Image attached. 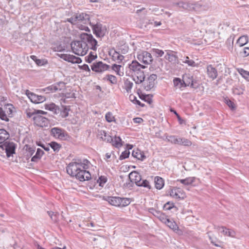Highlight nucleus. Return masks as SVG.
Listing matches in <instances>:
<instances>
[{
  "instance_id": "f8f14e48",
  "label": "nucleus",
  "mask_w": 249,
  "mask_h": 249,
  "mask_svg": "<svg viewBox=\"0 0 249 249\" xmlns=\"http://www.w3.org/2000/svg\"><path fill=\"white\" fill-rule=\"evenodd\" d=\"M26 95L30 99L31 101L35 104L41 103L46 100L45 97L42 95H37L29 90L26 91Z\"/></svg>"
},
{
  "instance_id": "f03ea898",
  "label": "nucleus",
  "mask_w": 249,
  "mask_h": 249,
  "mask_svg": "<svg viewBox=\"0 0 249 249\" xmlns=\"http://www.w3.org/2000/svg\"><path fill=\"white\" fill-rule=\"evenodd\" d=\"M90 164L87 160H83V162H71L66 168L67 172L81 181L89 180L91 178V175L86 169L89 168Z\"/></svg>"
},
{
  "instance_id": "c9c22d12",
  "label": "nucleus",
  "mask_w": 249,
  "mask_h": 249,
  "mask_svg": "<svg viewBox=\"0 0 249 249\" xmlns=\"http://www.w3.org/2000/svg\"><path fill=\"white\" fill-rule=\"evenodd\" d=\"M62 109L60 111V115L62 117L66 118L69 115V107L62 106Z\"/></svg>"
},
{
  "instance_id": "2eb2a0df",
  "label": "nucleus",
  "mask_w": 249,
  "mask_h": 249,
  "mask_svg": "<svg viewBox=\"0 0 249 249\" xmlns=\"http://www.w3.org/2000/svg\"><path fill=\"white\" fill-rule=\"evenodd\" d=\"M173 5L183 10L188 11L193 10L194 9V4L189 2L179 1L178 2H174Z\"/></svg>"
},
{
  "instance_id": "f704fd0d",
  "label": "nucleus",
  "mask_w": 249,
  "mask_h": 249,
  "mask_svg": "<svg viewBox=\"0 0 249 249\" xmlns=\"http://www.w3.org/2000/svg\"><path fill=\"white\" fill-rule=\"evenodd\" d=\"M155 212L159 214V215H157V217L159 218V219L163 223L166 224L168 220H169V218H167V217L163 213H160V212H158L157 211H155Z\"/></svg>"
},
{
  "instance_id": "6e6552de",
  "label": "nucleus",
  "mask_w": 249,
  "mask_h": 249,
  "mask_svg": "<svg viewBox=\"0 0 249 249\" xmlns=\"http://www.w3.org/2000/svg\"><path fill=\"white\" fill-rule=\"evenodd\" d=\"M45 114H42L41 113H37L33 117L34 123L37 126L40 127L46 126L47 125L48 123V119L42 116Z\"/></svg>"
},
{
  "instance_id": "79ce46f5",
  "label": "nucleus",
  "mask_w": 249,
  "mask_h": 249,
  "mask_svg": "<svg viewBox=\"0 0 249 249\" xmlns=\"http://www.w3.org/2000/svg\"><path fill=\"white\" fill-rule=\"evenodd\" d=\"M105 118L106 121L109 123L115 121V118L110 112H108L106 113Z\"/></svg>"
},
{
  "instance_id": "39448f33",
  "label": "nucleus",
  "mask_w": 249,
  "mask_h": 249,
  "mask_svg": "<svg viewBox=\"0 0 249 249\" xmlns=\"http://www.w3.org/2000/svg\"><path fill=\"white\" fill-rule=\"evenodd\" d=\"M92 27L93 33L98 37H103L107 33V29L106 26L100 23H97L95 24L90 23Z\"/></svg>"
},
{
  "instance_id": "bb28decb",
  "label": "nucleus",
  "mask_w": 249,
  "mask_h": 249,
  "mask_svg": "<svg viewBox=\"0 0 249 249\" xmlns=\"http://www.w3.org/2000/svg\"><path fill=\"white\" fill-rule=\"evenodd\" d=\"M111 142H112V145L116 148L121 147L123 142L121 138L117 136H115L113 139L112 138V141H111Z\"/></svg>"
},
{
  "instance_id": "37998d69",
  "label": "nucleus",
  "mask_w": 249,
  "mask_h": 249,
  "mask_svg": "<svg viewBox=\"0 0 249 249\" xmlns=\"http://www.w3.org/2000/svg\"><path fill=\"white\" fill-rule=\"evenodd\" d=\"M97 57L96 54L90 52V53L85 57L86 61L88 63H91L93 60Z\"/></svg>"
},
{
  "instance_id": "ea45409f",
  "label": "nucleus",
  "mask_w": 249,
  "mask_h": 249,
  "mask_svg": "<svg viewBox=\"0 0 249 249\" xmlns=\"http://www.w3.org/2000/svg\"><path fill=\"white\" fill-rule=\"evenodd\" d=\"M124 85L126 91L127 92H130L133 85V83L128 80H126L124 82Z\"/></svg>"
},
{
  "instance_id": "4468645a",
  "label": "nucleus",
  "mask_w": 249,
  "mask_h": 249,
  "mask_svg": "<svg viewBox=\"0 0 249 249\" xmlns=\"http://www.w3.org/2000/svg\"><path fill=\"white\" fill-rule=\"evenodd\" d=\"M157 78V75L155 74H151L144 82V88L146 90H149L152 89L155 84V80Z\"/></svg>"
},
{
  "instance_id": "423d86ee",
  "label": "nucleus",
  "mask_w": 249,
  "mask_h": 249,
  "mask_svg": "<svg viewBox=\"0 0 249 249\" xmlns=\"http://www.w3.org/2000/svg\"><path fill=\"white\" fill-rule=\"evenodd\" d=\"M68 21L72 24L76 22L87 23L89 21V16L85 13L77 14L68 19Z\"/></svg>"
},
{
  "instance_id": "603ef678",
  "label": "nucleus",
  "mask_w": 249,
  "mask_h": 249,
  "mask_svg": "<svg viewBox=\"0 0 249 249\" xmlns=\"http://www.w3.org/2000/svg\"><path fill=\"white\" fill-rule=\"evenodd\" d=\"M138 186H142L150 189V186L149 184V182L146 179L141 181L140 184Z\"/></svg>"
},
{
  "instance_id": "4d7b16f0",
  "label": "nucleus",
  "mask_w": 249,
  "mask_h": 249,
  "mask_svg": "<svg viewBox=\"0 0 249 249\" xmlns=\"http://www.w3.org/2000/svg\"><path fill=\"white\" fill-rule=\"evenodd\" d=\"M239 73L241 74V75L243 77H244L246 79H247L248 78L249 76V72L247 71H245L244 70V69H241L240 71H239Z\"/></svg>"
},
{
  "instance_id": "09e8293b",
  "label": "nucleus",
  "mask_w": 249,
  "mask_h": 249,
  "mask_svg": "<svg viewBox=\"0 0 249 249\" xmlns=\"http://www.w3.org/2000/svg\"><path fill=\"white\" fill-rule=\"evenodd\" d=\"M54 86H56V88H57V89H56V91L57 90H61V89L65 88V84L63 82H59L54 84Z\"/></svg>"
},
{
  "instance_id": "f3484780",
  "label": "nucleus",
  "mask_w": 249,
  "mask_h": 249,
  "mask_svg": "<svg viewBox=\"0 0 249 249\" xmlns=\"http://www.w3.org/2000/svg\"><path fill=\"white\" fill-rule=\"evenodd\" d=\"M97 136L98 138L107 142H111V141H112V138L105 130H98Z\"/></svg>"
},
{
  "instance_id": "e2e57ef3",
  "label": "nucleus",
  "mask_w": 249,
  "mask_h": 249,
  "mask_svg": "<svg viewBox=\"0 0 249 249\" xmlns=\"http://www.w3.org/2000/svg\"><path fill=\"white\" fill-rule=\"evenodd\" d=\"M154 52H155L157 57L161 56L164 54L163 51L159 49H155Z\"/></svg>"
},
{
  "instance_id": "ddd939ff",
  "label": "nucleus",
  "mask_w": 249,
  "mask_h": 249,
  "mask_svg": "<svg viewBox=\"0 0 249 249\" xmlns=\"http://www.w3.org/2000/svg\"><path fill=\"white\" fill-rule=\"evenodd\" d=\"M59 57L63 60L72 63H80L82 60L78 57H76L73 55L69 54H58Z\"/></svg>"
},
{
  "instance_id": "a211bd4d",
  "label": "nucleus",
  "mask_w": 249,
  "mask_h": 249,
  "mask_svg": "<svg viewBox=\"0 0 249 249\" xmlns=\"http://www.w3.org/2000/svg\"><path fill=\"white\" fill-rule=\"evenodd\" d=\"M207 72L208 76L212 79V80L215 79L217 76V70L214 68L212 65H209L207 67Z\"/></svg>"
},
{
  "instance_id": "4be33fe9",
  "label": "nucleus",
  "mask_w": 249,
  "mask_h": 249,
  "mask_svg": "<svg viewBox=\"0 0 249 249\" xmlns=\"http://www.w3.org/2000/svg\"><path fill=\"white\" fill-rule=\"evenodd\" d=\"M45 108L46 109L53 112L55 114H57L59 112V108L54 103L45 105Z\"/></svg>"
},
{
  "instance_id": "393cba45",
  "label": "nucleus",
  "mask_w": 249,
  "mask_h": 249,
  "mask_svg": "<svg viewBox=\"0 0 249 249\" xmlns=\"http://www.w3.org/2000/svg\"><path fill=\"white\" fill-rule=\"evenodd\" d=\"M44 153V151L42 150L40 148H38L35 155L32 158L31 161L33 162H37L41 159Z\"/></svg>"
},
{
  "instance_id": "774afa93",
  "label": "nucleus",
  "mask_w": 249,
  "mask_h": 249,
  "mask_svg": "<svg viewBox=\"0 0 249 249\" xmlns=\"http://www.w3.org/2000/svg\"><path fill=\"white\" fill-rule=\"evenodd\" d=\"M115 54L117 55V57L116 59V60L120 61H122L124 59V56L123 55L120 54L119 53L115 52Z\"/></svg>"
},
{
  "instance_id": "dca6fc26",
  "label": "nucleus",
  "mask_w": 249,
  "mask_h": 249,
  "mask_svg": "<svg viewBox=\"0 0 249 249\" xmlns=\"http://www.w3.org/2000/svg\"><path fill=\"white\" fill-rule=\"evenodd\" d=\"M129 179L138 186L140 184L142 177L140 174L136 171L132 172L129 174Z\"/></svg>"
},
{
  "instance_id": "6e6d98bb",
  "label": "nucleus",
  "mask_w": 249,
  "mask_h": 249,
  "mask_svg": "<svg viewBox=\"0 0 249 249\" xmlns=\"http://www.w3.org/2000/svg\"><path fill=\"white\" fill-rule=\"evenodd\" d=\"M49 215L50 216L51 219L53 221H56L57 219V214L54 213L53 212H47Z\"/></svg>"
},
{
  "instance_id": "9d476101",
  "label": "nucleus",
  "mask_w": 249,
  "mask_h": 249,
  "mask_svg": "<svg viewBox=\"0 0 249 249\" xmlns=\"http://www.w3.org/2000/svg\"><path fill=\"white\" fill-rule=\"evenodd\" d=\"M91 70L98 73H102L107 71L109 68V66L104 63L102 61L94 62L91 66Z\"/></svg>"
},
{
  "instance_id": "9b49d317",
  "label": "nucleus",
  "mask_w": 249,
  "mask_h": 249,
  "mask_svg": "<svg viewBox=\"0 0 249 249\" xmlns=\"http://www.w3.org/2000/svg\"><path fill=\"white\" fill-rule=\"evenodd\" d=\"M138 59L144 64H149L153 61L152 56L149 53L143 51L138 54Z\"/></svg>"
},
{
  "instance_id": "2f4dec72",
  "label": "nucleus",
  "mask_w": 249,
  "mask_h": 249,
  "mask_svg": "<svg viewBox=\"0 0 249 249\" xmlns=\"http://www.w3.org/2000/svg\"><path fill=\"white\" fill-rule=\"evenodd\" d=\"M122 68L120 65L113 64L112 66V70L116 72V74L119 76H123L124 75V72L121 71V69Z\"/></svg>"
},
{
  "instance_id": "1a4fd4ad",
  "label": "nucleus",
  "mask_w": 249,
  "mask_h": 249,
  "mask_svg": "<svg viewBox=\"0 0 249 249\" xmlns=\"http://www.w3.org/2000/svg\"><path fill=\"white\" fill-rule=\"evenodd\" d=\"M51 133L54 137L61 140H65L68 137L67 133L64 130L58 127L52 128Z\"/></svg>"
},
{
  "instance_id": "a878e982",
  "label": "nucleus",
  "mask_w": 249,
  "mask_h": 249,
  "mask_svg": "<svg viewBox=\"0 0 249 249\" xmlns=\"http://www.w3.org/2000/svg\"><path fill=\"white\" fill-rule=\"evenodd\" d=\"M195 177H188L185 179H178V182H180L185 185H189L193 183L195 180Z\"/></svg>"
},
{
  "instance_id": "58836bf2",
  "label": "nucleus",
  "mask_w": 249,
  "mask_h": 249,
  "mask_svg": "<svg viewBox=\"0 0 249 249\" xmlns=\"http://www.w3.org/2000/svg\"><path fill=\"white\" fill-rule=\"evenodd\" d=\"M182 62L187 64L188 66L191 67H195L196 63L193 60H190L189 57L188 56H186L184 58V60H182Z\"/></svg>"
},
{
  "instance_id": "de8ad7c7",
  "label": "nucleus",
  "mask_w": 249,
  "mask_h": 249,
  "mask_svg": "<svg viewBox=\"0 0 249 249\" xmlns=\"http://www.w3.org/2000/svg\"><path fill=\"white\" fill-rule=\"evenodd\" d=\"M107 80H108L110 83L112 84H115L117 83V78L115 76L111 74H108L107 75Z\"/></svg>"
},
{
  "instance_id": "c03bdc74",
  "label": "nucleus",
  "mask_w": 249,
  "mask_h": 249,
  "mask_svg": "<svg viewBox=\"0 0 249 249\" xmlns=\"http://www.w3.org/2000/svg\"><path fill=\"white\" fill-rule=\"evenodd\" d=\"M49 145L54 151L57 152L60 149V145L56 142H51L50 143H49Z\"/></svg>"
},
{
  "instance_id": "412c9836",
  "label": "nucleus",
  "mask_w": 249,
  "mask_h": 249,
  "mask_svg": "<svg viewBox=\"0 0 249 249\" xmlns=\"http://www.w3.org/2000/svg\"><path fill=\"white\" fill-rule=\"evenodd\" d=\"M132 155L134 158L141 160H143L146 158L143 152L138 149L132 151Z\"/></svg>"
},
{
  "instance_id": "473e14b6",
  "label": "nucleus",
  "mask_w": 249,
  "mask_h": 249,
  "mask_svg": "<svg viewBox=\"0 0 249 249\" xmlns=\"http://www.w3.org/2000/svg\"><path fill=\"white\" fill-rule=\"evenodd\" d=\"M30 57L38 66H43L47 63L46 60L37 59V57L35 55H31Z\"/></svg>"
},
{
  "instance_id": "20e7f679",
  "label": "nucleus",
  "mask_w": 249,
  "mask_h": 249,
  "mask_svg": "<svg viewBox=\"0 0 249 249\" xmlns=\"http://www.w3.org/2000/svg\"><path fill=\"white\" fill-rule=\"evenodd\" d=\"M103 199L116 207H125L131 202L130 198L118 196H105L103 197Z\"/></svg>"
},
{
  "instance_id": "f257e3e1",
  "label": "nucleus",
  "mask_w": 249,
  "mask_h": 249,
  "mask_svg": "<svg viewBox=\"0 0 249 249\" xmlns=\"http://www.w3.org/2000/svg\"><path fill=\"white\" fill-rule=\"evenodd\" d=\"M80 40H75L71 44L73 53L77 55H85L89 49L96 51L97 48V41L91 34L82 33L80 36Z\"/></svg>"
},
{
  "instance_id": "4c0bfd02",
  "label": "nucleus",
  "mask_w": 249,
  "mask_h": 249,
  "mask_svg": "<svg viewBox=\"0 0 249 249\" xmlns=\"http://www.w3.org/2000/svg\"><path fill=\"white\" fill-rule=\"evenodd\" d=\"M165 58L171 62L176 63L177 61V57L173 53H167Z\"/></svg>"
},
{
  "instance_id": "49530a36",
  "label": "nucleus",
  "mask_w": 249,
  "mask_h": 249,
  "mask_svg": "<svg viewBox=\"0 0 249 249\" xmlns=\"http://www.w3.org/2000/svg\"><path fill=\"white\" fill-rule=\"evenodd\" d=\"M0 118L2 120L5 121H8L9 119L5 113V111L3 110V109L0 107Z\"/></svg>"
},
{
  "instance_id": "864d4df0",
  "label": "nucleus",
  "mask_w": 249,
  "mask_h": 249,
  "mask_svg": "<svg viewBox=\"0 0 249 249\" xmlns=\"http://www.w3.org/2000/svg\"><path fill=\"white\" fill-rule=\"evenodd\" d=\"M225 103L227 104V105L231 109H235V107L234 106V104L233 102H232L228 98H226L225 99Z\"/></svg>"
},
{
  "instance_id": "0e129e2a",
  "label": "nucleus",
  "mask_w": 249,
  "mask_h": 249,
  "mask_svg": "<svg viewBox=\"0 0 249 249\" xmlns=\"http://www.w3.org/2000/svg\"><path fill=\"white\" fill-rule=\"evenodd\" d=\"M79 67L81 69L83 70H84V71H88L89 72H90V69L89 68V67L88 65L87 64H84L82 66H79Z\"/></svg>"
},
{
  "instance_id": "5701e85b",
  "label": "nucleus",
  "mask_w": 249,
  "mask_h": 249,
  "mask_svg": "<svg viewBox=\"0 0 249 249\" xmlns=\"http://www.w3.org/2000/svg\"><path fill=\"white\" fill-rule=\"evenodd\" d=\"M9 137V134L5 129H0V143L4 142Z\"/></svg>"
},
{
  "instance_id": "13d9d810",
  "label": "nucleus",
  "mask_w": 249,
  "mask_h": 249,
  "mask_svg": "<svg viewBox=\"0 0 249 249\" xmlns=\"http://www.w3.org/2000/svg\"><path fill=\"white\" fill-rule=\"evenodd\" d=\"M53 50L55 52H62L65 50V47L61 44H59L56 46H54L53 48Z\"/></svg>"
},
{
  "instance_id": "6ab92c4d",
  "label": "nucleus",
  "mask_w": 249,
  "mask_h": 249,
  "mask_svg": "<svg viewBox=\"0 0 249 249\" xmlns=\"http://www.w3.org/2000/svg\"><path fill=\"white\" fill-rule=\"evenodd\" d=\"M170 196L175 198H183L184 195L181 193L179 188H174L170 190Z\"/></svg>"
},
{
  "instance_id": "8fccbe9b",
  "label": "nucleus",
  "mask_w": 249,
  "mask_h": 249,
  "mask_svg": "<svg viewBox=\"0 0 249 249\" xmlns=\"http://www.w3.org/2000/svg\"><path fill=\"white\" fill-rule=\"evenodd\" d=\"M217 230H218L219 231L222 232L224 235H227L228 234V229H227L226 228L224 227H216L215 228Z\"/></svg>"
},
{
  "instance_id": "cd10ccee",
  "label": "nucleus",
  "mask_w": 249,
  "mask_h": 249,
  "mask_svg": "<svg viewBox=\"0 0 249 249\" xmlns=\"http://www.w3.org/2000/svg\"><path fill=\"white\" fill-rule=\"evenodd\" d=\"M174 85L176 88L181 89L183 87H185V81L184 80L183 81L179 78H175L173 80Z\"/></svg>"
},
{
  "instance_id": "680f3d73",
  "label": "nucleus",
  "mask_w": 249,
  "mask_h": 249,
  "mask_svg": "<svg viewBox=\"0 0 249 249\" xmlns=\"http://www.w3.org/2000/svg\"><path fill=\"white\" fill-rule=\"evenodd\" d=\"M171 112H173L176 115V117H177V118L178 119V121H179L180 124H181L183 122V120L181 119V118L180 117V116L178 115V114L176 110L173 109V108H171L170 109Z\"/></svg>"
},
{
  "instance_id": "72a5a7b5",
  "label": "nucleus",
  "mask_w": 249,
  "mask_h": 249,
  "mask_svg": "<svg viewBox=\"0 0 249 249\" xmlns=\"http://www.w3.org/2000/svg\"><path fill=\"white\" fill-rule=\"evenodd\" d=\"M184 81H185V86H190L192 87H194V81L193 80V77H189V76H184L183 77Z\"/></svg>"
},
{
  "instance_id": "c85d7f7f",
  "label": "nucleus",
  "mask_w": 249,
  "mask_h": 249,
  "mask_svg": "<svg viewBox=\"0 0 249 249\" xmlns=\"http://www.w3.org/2000/svg\"><path fill=\"white\" fill-rule=\"evenodd\" d=\"M245 91V86L241 85L240 86L235 87L232 89V93L236 95L243 94Z\"/></svg>"
},
{
  "instance_id": "7c9ffc66",
  "label": "nucleus",
  "mask_w": 249,
  "mask_h": 249,
  "mask_svg": "<svg viewBox=\"0 0 249 249\" xmlns=\"http://www.w3.org/2000/svg\"><path fill=\"white\" fill-rule=\"evenodd\" d=\"M166 140L168 142H169L173 144H178V143L180 142L179 138H177L176 136H172V135L166 136Z\"/></svg>"
},
{
  "instance_id": "0eeeda50",
  "label": "nucleus",
  "mask_w": 249,
  "mask_h": 249,
  "mask_svg": "<svg viewBox=\"0 0 249 249\" xmlns=\"http://www.w3.org/2000/svg\"><path fill=\"white\" fill-rule=\"evenodd\" d=\"M0 147L5 151L7 156L10 157L15 153L16 144L14 142L7 141L0 145Z\"/></svg>"
},
{
  "instance_id": "b1692460",
  "label": "nucleus",
  "mask_w": 249,
  "mask_h": 249,
  "mask_svg": "<svg viewBox=\"0 0 249 249\" xmlns=\"http://www.w3.org/2000/svg\"><path fill=\"white\" fill-rule=\"evenodd\" d=\"M155 187L159 190L162 189L164 186V183L163 179L159 177L155 178Z\"/></svg>"
},
{
  "instance_id": "338daca9",
  "label": "nucleus",
  "mask_w": 249,
  "mask_h": 249,
  "mask_svg": "<svg viewBox=\"0 0 249 249\" xmlns=\"http://www.w3.org/2000/svg\"><path fill=\"white\" fill-rule=\"evenodd\" d=\"M235 235V232H234V231H233L232 230H230L229 229H228L227 236L231 237H234Z\"/></svg>"
},
{
  "instance_id": "e433bc0d",
  "label": "nucleus",
  "mask_w": 249,
  "mask_h": 249,
  "mask_svg": "<svg viewBox=\"0 0 249 249\" xmlns=\"http://www.w3.org/2000/svg\"><path fill=\"white\" fill-rule=\"evenodd\" d=\"M166 224L168 227H169L170 229H171L174 231L178 230V227L177 224L175 222H172L170 221L169 219L166 223Z\"/></svg>"
},
{
  "instance_id": "69168bd1",
  "label": "nucleus",
  "mask_w": 249,
  "mask_h": 249,
  "mask_svg": "<svg viewBox=\"0 0 249 249\" xmlns=\"http://www.w3.org/2000/svg\"><path fill=\"white\" fill-rule=\"evenodd\" d=\"M243 56L246 57L249 55V47H245L243 52Z\"/></svg>"
},
{
  "instance_id": "5fc2aeb1",
  "label": "nucleus",
  "mask_w": 249,
  "mask_h": 249,
  "mask_svg": "<svg viewBox=\"0 0 249 249\" xmlns=\"http://www.w3.org/2000/svg\"><path fill=\"white\" fill-rule=\"evenodd\" d=\"M130 154V152L129 151L125 150L122 153V154L120 156V160H124L128 157Z\"/></svg>"
},
{
  "instance_id": "052dcab7",
  "label": "nucleus",
  "mask_w": 249,
  "mask_h": 249,
  "mask_svg": "<svg viewBox=\"0 0 249 249\" xmlns=\"http://www.w3.org/2000/svg\"><path fill=\"white\" fill-rule=\"evenodd\" d=\"M174 206L173 203L167 202L164 206V208L167 210H170Z\"/></svg>"
},
{
  "instance_id": "a18cd8bd",
  "label": "nucleus",
  "mask_w": 249,
  "mask_h": 249,
  "mask_svg": "<svg viewBox=\"0 0 249 249\" xmlns=\"http://www.w3.org/2000/svg\"><path fill=\"white\" fill-rule=\"evenodd\" d=\"M56 89H57V88H56V86H54V84H53L44 89L43 90L46 93H49L50 92L56 91Z\"/></svg>"
},
{
  "instance_id": "7ed1b4c3",
  "label": "nucleus",
  "mask_w": 249,
  "mask_h": 249,
  "mask_svg": "<svg viewBox=\"0 0 249 249\" xmlns=\"http://www.w3.org/2000/svg\"><path fill=\"white\" fill-rule=\"evenodd\" d=\"M144 66L141 65L137 61H132L129 64V73L133 76V79L137 84L142 83L144 81L145 75L142 69H144Z\"/></svg>"
},
{
  "instance_id": "a19ab883",
  "label": "nucleus",
  "mask_w": 249,
  "mask_h": 249,
  "mask_svg": "<svg viewBox=\"0 0 249 249\" xmlns=\"http://www.w3.org/2000/svg\"><path fill=\"white\" fill-rule=\"evenodd\" d=\"M179 142L178 144H182L185 146H190L192 144V142L189 140L185 138H179Z\"/></svg>"
},
{
  "instance_id": "aec40b11",
  "label": "nucleus",
  "mask_w": 249,
  "mask_h": 249,
  "mask_svg": "<svg viewBox=\"0 0 249 249\" xmlns=\"http://www.w3.org/2000/svg\"><path fill=\"white\" fill-rule=\"evenodd\" d=\"M37 113H41L42 114H47L46 112L41 110H36L34 109L28 108L25 110V113L27 115V117L29 118H30L36 115Z\"/></svg>"
},
{
  "instance_id": "bf43d9fd",
  "label": "nucleus",
  "mask_w": 249,
  "mask_h": 249,
  "mask_svg": "<svg viewBox=\"0 0 249 249\" xmlns=\"http://www.w3.org/2000/svg\"><path fill=\"white\" fill-rule=\"evenodd\" d=\"M27 151L28 153V155H30V156H32L33 154L34 153V152L36 151V147L34 146L33 147H29L27 148Z\"/></svg>"
},
{
  "instance_id": "c756f323",
  "label": "nucleus",
  "mask_w": 249,
  "mask_h": 249,
  "mask_svg": "<svg viewBox=\"0 0 249 249\" xmlns=\"http://www.w3.org/2000/svg\"><path fill=\"white\" fill-rule=\"evenodd\" d=\"M248 42V37L247 36H240L237 41V44L242 47L246 44Z\"/></svg>"
},
{
  "instance_id": "3c124183",
  "label": "nucleus",
  "mask_w": 249,
  "mask_h": 249,
  "mask_svg": "<svg viewBox=\"0 0 249 249\" xmlns=\"http://www.w3.org/2000/svg\"><path fill=\"white\" fill-rule=\"evenodd\" d=\"M107 178L104 176H101L97 180L100 186H103L104 184L107 182Z\"/></svg>"
}]
</instances>
